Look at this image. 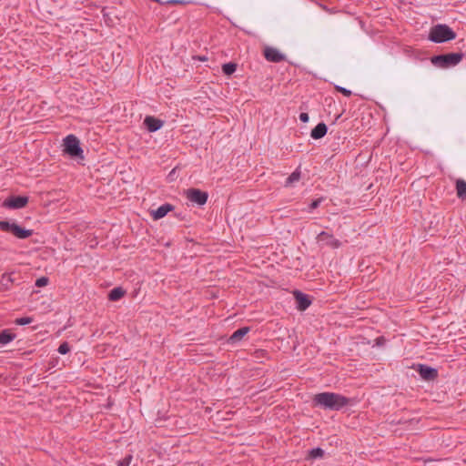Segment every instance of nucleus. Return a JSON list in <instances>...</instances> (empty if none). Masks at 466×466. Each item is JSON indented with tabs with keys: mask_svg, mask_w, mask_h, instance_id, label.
<instances>
[{
	"mask_svg": "<svg viewBox=\"0 0 466 466\" xmlns=\"http://www.w3.org/2000/svg\"><path fill=\"white\" fill-rule=\"evenodd\" d=\"M312 404L323 410H339L351 404V399L339 393L326 391L315 394Z\"/></svg>",
	"mask_w": 466,
	"mask_h": 466,
	"instance_id": "obj_1",
	"label": "nucleus"
},
{
	"mask_svg": "<svg viewBox=\"0 0 466 466\" xmlns=\"http://www.w3.org/2000/svg\"><path fill=\"white\" fill-rule=\"evenodd\" d=\"M456 37L455 32L447 25L439 24L430 30L429 39L434 43H444L453 40Z\"/></svg>",
	"mask_w": 466,
	"mask_h": 466,
	"instance_id": "obj_2",
	"label": "nucleus"
},
{
	"mask_svg": "<svg viewBox=\"0 0 466 466\" xmlns=\"http://www.w3.org/2000/svg\"><path fill=\"white\" fill-rule=\"evenodd\" d=\"M462 57V53H449L434 56L431 58V61L437 67L448 68L458 65Z\"/></svg>",
	"mask_w": 466,
	"mask_h": 466,
	"instance_id": "obj_3",
	"label": "nucleus"
},
{
	"mask_svg": "<svg viewBox=\"0 0 466 466\" xmlns=\"http://www.w3.org/2000/svg\"><path fill=\"white\" fill-rule=\"evenodd\" d=\"M0 230L13 234L19 239H25L31 237L34 233L32 229H26L20 227L15 222H10L7 220L0 221Z\"/></svg>",
	"mask_w": 466,
	"mask_h": 466,
	"instance_id": "obj_4",
	"label": "nucleus"
},
{
	"mask_svg": "<svg viewBox=\"0 0 466 466\" xmlns=\"http://www.w3.org/2000/svg\"><path fill=\"white\" fill-rule=\"evenodd\" d=\"M64 152L72 157L84 158L83 149L79 139L75 135H68L64 138Z\"/></svg>",
	"mask_w": 466,
	"mask_h": 466,
	"instance_id": "obj_5",
	"label": "nucleus"
},
{
	"mask_svg": "<svg viewBox=\"0 0 466 466\" xmlns=\"http://www.w3.org/2000/svg\"><path fill=\"white\" fill-rule=\"evenodd\" d=\"M208 195L207 192L198 188H189L187 191V198L199 206H203L208 201Z\"/></svg>",
	"mask_w": 466,
	"mask_h": 466,
	"instance_id": "obj_6",
	"label": "nucleus"
},
{
	"mask_svg": "<svg viewBox=\"0 0 466 466\" xmlns=\"http://www.w3.org/2000/svg\"><path fill=\"white\" fill-rule=\"evenodd\" d=\"M28 203V198L25 196H12L6 198L3 206L11 209H19L23 208Z\"/></svg>",
	"mask_w": 466,
	"mask_h": 466,
	"instance_id": "obj_7",
	"label": "nucleus"
},
{
	"mask_svg": "<svg viewBox=\"0 0 466 466\" xmlns=\"http://www.w3.org/2000/svg\"><path fill=\"white\" fill-rule=\"evenodd\" d=\"M317 240L319 243H322L323 245L329 246L332 248H338L341 246V242L335 238L332 234H329L326 231H321L318 237Z\"/></svg>",
	"mask_w": 466,
	"mask_h": 466,
	"instance_id": "obj_8",
	"label": "nucleus"
},
{
	"mask_svg": "<svg viewBox=\"0 0 466 466\" xmlns=\"http://www.w3.org/2000/svg\"><path fill=\"white\" fill-rule=\"evenodd\" d=\"M293 294L299 310L304 311L311 305V299L309 295L299 290H295Z\"/></svg>",
	"mask_w": 466,
	"mask_h": 466,
	"instance_id": "obj_9",
	"label": "nucleus"
},
{
	"mask_svg": "<svg viewBox=\"0 0 466 466\" xmlns=\"http://www.w3.org/2000/svg\"><path fill=\"white\" fill-rule=\"evenodd\" d=\"M265 58L273 63H279L286 59L285 55L281 54L277 48L267 46L263 51Z\"/></svg>",
	"mask_w": 466,
	"mask_h": 466,
	"instance_id": "obj_10",
	"label": "nucleus"
},
{
	"mask_svg": "<svg viewBox=\"0 0 466 466\" xmlns=\"http://www.w3.org/2000/svg\"><path fill=\"white\" fill-rule=\"evenodd\" d=\"M417 370L425 380H433L438 377V370L425 364H420Z\"/></svg>",
	"mask_w": 466,
	"mask_h": 466,
	"instance_id": "obj_11",
	"label": "nucleus"
},
{
	"mask_svg": "<svg viewBox=\"0 0 466 466\" xmlns=\"http://www.w3.org/2000/svg\"><path fill=\"white\" fill-rule=\"evenodd\" d=\"M144 125L152 133L159 130L163 127L164 121L152 116H147L144 119Z\"/></svg>",
	"mask_w": 466,
	"mask_h": 466,
	"instance_id": "obj_12",
	"label": "nucleus"
},
{
	"mask_svg": "<svg viewBox=\"0 0 466 466\" xmlns=\"http://www.w3.org/2000/svg\"><path fill=\"white\" fill-rule=\"evenodd\" d=\"M174 207L169 204L166 203L160 207H158L156 210L151 211V215L154 219H160L164 218L169 211L173 210Z\"/></svg>",
	"mask_w": 466,
	"mask_h": 466,
	"instance_id": "obj_13",
	"label": "nucleus"
},
{
	"mask_svg": "<svg viewBox=\"0 0 466 466\" xmlns=\"http://www.w3.org/2000/svg\"><path fill=\"white\" fill-rule=\"evenodd\" d=\"M328 132V127L324 123H319L310 132V137L314 139L322 138Z\"/></svg>",
	"mask_w": 466,
	"mask_h": 466,
	"instance_id": "obj_14",
	"label": "nucleus"
},
{
	"mask_svg": "<svg viewBox=\"0 0 466 466\" xmlns=\"http://www.w3.org/2000/svg\"><path fill=\"white\" fill-rule=\"evenodd\" d=\"M249 327H242L232 333L229 337L228 341L230 343H236L243 339L245 335L249 332Z\"/></svg>",
	"mask_w": 466,
	"mask_h": 466,
	"instance_id": "obj_15",
	"label": "nucleus"
},
{
	"mask_svg": "<svg viewBox=\"0 0 466 466\" xmlns=\"http://www.w3.org/2000/svg\"><path fill=\"white\" fill-rule=\"evenodd\" d=\"M455 187H456L457 197L460 199L466 201V181L461 178L457 179Z\"/></svg>",
	"mask_w": 466,
	"mask_h": 466,
	"instance_id": "obj_16",
	"label": "nucleus"
},
{
	"mask_svg": "<svg viewBox=\"0 0 466 466\" xmlns=\"http://www.w3.org/2000/svg\"><path fill=\"white\" fill-rule=\"evenodd\" d=\"M14 272L5 273L2 275L0 283L2 287L7 290L10 289L13 284L15 282L16 279L13 277Z\"/></svg>",
	"mask_w": 466,
	"mask_h": 466,
	"instance_id": "obj_17",
	"label": "nucleus"
},
{
	"mask_svg": "<svg viewBox=\"0 0 466 466\" xmlns=\"http://www.w3.org/2000/svg\"><path fill=\"white\" fill-rule=\"evenodd\" d=\"M126 295V290L122 287H116L111 289L108 293V299L110 301H117Z\"/></svg>",
	"mask_w": 466,
	"mask_h": 466,
	"instance_id": "obj_18",
	"label": "nucleus"
},
{
	"mask_svg": "<svg viewBox=\"0 0 466 466\" xmlns=\"http://www.w3.org/2000/svg\"><path fill=\"white\" fill-rule=\"evenodd\" d=\"M15 338V334L9 329H4L0 333V344L6 345Z\"/></svg>",
	"mask_w": 466,
	"mask_h": 466,
	"instance_id": "obj_19",
	"label": "nucleus"
},
{
	"mask_svg": "<svg viewBox=\"0 0 466 466\" xmlns=\"http://www.w3.org/2000/svg\"><path fill=\"white\" fill-rule=\"evenodd\" d=\"M299 167L294 171L292 172L289 177L286 179V182H285V186L286 187H289L291 186L293 183L295 182H298L300 177H301V172L299 170Z\"/></svg>",
	"mask_w": 466,
	"mask_h": 466,
	"instance_id": "obj_20",
	"label": "nucleus"
},
{
	"mask_svg": "<svg viewBox=\"0 0 466 466\" xmlns=\"http://www.w3.org/2000/svg\"><path fill=\"white\" fill-rule=\"evenodd\" d=\"M237 64L233 62L226 63L222 66V72L226 76H230L237 70Z\"/></svg>",
	"mask_w": 466,
	"mask_h": 466,
	"instance_id": "obj_21",
	"label": "nucleus"
},
{
	"mask_svg": "<svg viewBox=\"0 0 466 466\" xmlns=\"http://www.w3.org/2000/svg\"><path fill=\"white\" fill-rule=\"evenodd\" d=\"M323 456H324V451L321 448L318 447V448L311 449L309 451L307 459L314 460V459H318V458H322Z\"/></svg>",
	"mask_w": 466,
	"mask_h": 466,
	"instance_id": "obj_22",
	"label": "nucleus"
},
{
	"mask_svg": "<svg viewBox=\"0 0 466 466\" xmlns=\"http://www.w3.org/2000/svg\"><path fill=\"white\" fill-rule=\"evenodd\" d=\"M133 460L131 454L127 455L125 458L117 461V466H129Z\"/></svg>",
	"mask_w": 466,
	"mask_h": 466,
	"instance_id": "obj_23",
	"label": "nucleus"
},
{
	"mask_svg": "<svg viewBox=\"0 0 466 466\" xmlns=\"http://www.w3.org/2000/svg\"><path fill=\"white\" fill-rule=\"evenodd\" d=\"M57 351L62 355L68 353L70 351L69 344L66 341L61 343L58 347Z\"/></svg>",
	"mask_w": 466,
	"mask_h": 466,
	"instance_id": "obj_24",
	"label": "nucleus"
},
{
	"mask_svg": "<svg viewBox=\"0 0 466 466\" xmlns=\"http://www.w3.org/2000/svg\"><path fill=\"white\" fill-rule=\"evenodd\" d=\"M32 321H33L32 318L23 317V318L16 319L15 322L17 325L24 326V325L30 324Z\"/></svg>",
	"mask_w": 466,
	"mask_h": 466,
	"instance_id": "obj_25",
	"label": "nucleus"
},
{
	"mask_svg": "<svg viewBox=\"0 0 466 466\" xmlns=\"http://www.w3.org/2000/svg\"><path fill=\"white\" fill-rule=\"evenodd\" d=\"M49 283L47 277H41L35 280V285L38 288L46 287Z\"/></svg>",
	"mask_w": 466,
	"mask_h": 466,
	"instance_id": "obj_26",
	"label": "nucleus"
},
{
	"mask_svg": "<svg viewBox=\"0 0 466 466\" xmlns=\"http://www.w3.org/2000/svg\"><path fill=\"white\" fill-rule=\"evenodd\" d=\"M335 89H336V91L341 93L343 96H348V97L352 95L350 90H349L345 87L339 86H335Z\"/></svg>",
	"mask_w": 466,
	"mask_h": 466,
	"instance_id": "obj_27",
	"label": "nucleus"
},
{
	"mask_svg": "<svg viewBox=\"0 0 466 466\" xmlns=\"http://www.w3.org/2000/svg\"><path fill=\"white\" fill-rule=\"evenodd\" d=\"M323 201V198H317L315 200H313L310 205H309V211L313 210V209H316L317 208L319 207V205L321 204V202Z\"/></svg>",
	"mask_w": 466,
	"mask_h": 466,
	"instance_id": "obj_28",
	"label": "nucleus"
},
{
	"mask_svg": "<svg viewBox=\"0 0 466 466\" xmlns=\"http://www.w3.org/2000/svg\"><path fill=\"white\" fill-rule=\"evenodd\" d=\"M309 119V116L308 113H300L299 114V120L303 123H307Z\"/></svg>",
	"mask_w": 466,
	"mask_h": 466,
	"instance_id": "obj_29",
	"label": "nucleus"
},
{
	"mask_svg": "<svg viewBox=\"0 0 466 466\" xmlns=\"http://www.w3.org/2000/svg\"><path fill=\"white\" fill-rule=\"evenodd\" d=\"M187 2L183 1V0H168L167 1V4H170V5H184L186 4Z\"/></svg>",
	"mask_w": 466,
	"mask_h": 466,
	"instance_id": "obj_30",
	"label": "nucleus"
}]
</instances>
